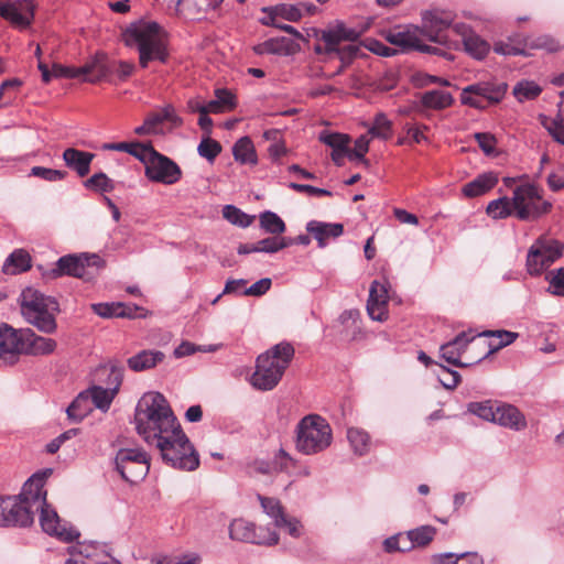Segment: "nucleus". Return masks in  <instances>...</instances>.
I'll use <instances>...</instances> for the list:
<instances>
[{"label":"nucleus","mask_w":564,"mask_h":564,"mask_svg":"<svg viewBox=\"0 0 564 564\" xmlns=\"http://www.w3.org/2000/svg\"><path fill=\"white\" fill-rule=\"evenodd\" d=\"M134 424L138 434L149 445L160 441V437L173 435V431L181 425L160 392L147 393L139 400L134 410Z\"/></svg>","instance_id":"1"},{"label":"nucleus","mask_w":564,"mask_h":564,"mask_svg":"<svg viewBox=\"0 0 564 564\" xmlns=\"http://www.w3.org/2000/svg\"><path fill=\"white\" fill-rule=\"evenodd\" d=\"M134 424L138 434L149 445L160 441V437L173 435V431L181 425L160 392L147 393L139 400L134 410Z\"/></svg>","instance_id":"2"},{"label":"nucleus","mask_w":564,"mask_h":564,"mask_svg":"<svg viewBox=\"0 0 564 564\" xmlns=\"http://www.w3.org/2000/svg\"><path fill=\"white\" fill-rule=\"evenodd\" d=\"M134 424L138 434L149 445L160 441V437L173 435V431L181 425L160 392L147 393L139 400L134 410Z\"/></svg>","instance_id":"3"},{"label":"nucleus","mask_w":564,"mask_h":564,"mask_svg":"<svg viewBox=\"0 0 564 564\" xmlns=\"http://www.w3.org/2000/svg\"><path fill=\"white\" fill-rule=\"evenodd\" d=\"M122 36L126 45L137 46L141 67H148L152 61L163 64L167 62L166 41L156 22H133L123 31Z\"/></svg>","instance_id":"4"},{"label":"nucleus","mask_w":564,"mask_h":564,"mask_svg":"<svg viewBox=\"0 0 564 564\" xmlns=\"http://www.w3.org/2000/svg\"><path fill=\"white\" fill-rule=\"evenodd\" d=\"M294 347L282 341L257 358L256 370L251 376V384L261 391L272 390L281 380L284 371L294 357Z\"/></svg>","instance_id":"5"},{"label":"nucleus","mask_w":564,"mask_h":564,"mask_svg":"<svg viewBox=\"0 0 564 564\" xmlns=\"http://www.w3.org/2000/svg\"><path fill=\"white\" fill-rule=\"evenodd\" d=\"M19 304L24 319L39 332L47 335L56 332V315L61 310L55 297L33 288H25L19 296Z\"/></svg>","instance_id":"6"},{"label":"nucleus","mask_w":564,"mask_h":564,"mask_svg":"<svg viewBox=\"0 0 564 564\" xmlns=\"http://www.w3.org/2000/svg\"><path fill=\"white\" fill-rule=\"evenodd\" d=\"M153 445L159 449L162 460L172 468L193 471L199 466V455L182 426L165 435Z\"/></svg>","instance_id":"7"},{"label":"nucleus","mask_w":564,"mask_h":564,"mask_svg":"<svg viewBox=\"0 0 564 564\" xmlns=\"http://www.w3.org/2000/svg\"><path fill=\"white\" fill-rule=\"evenodd\" d=\"M333 441L329 423L318 414H308L295 429V447L304 455H315L328 448Z\"/></svg>","instance_id":"8"},{"label":"nucleus","mask_w":564,"mask_h":564,"mask_svg":"<svg viewBox=\"0 0 564 564\" xmlns=\"http://www.w3.org/2000/svg\"><path fill=\"white\" fill-rule=\"evenodd\" d=\"M104 267L105 261L97 253L66 254L61 257L53 268L42 271V275L46 279L70 275L91 281Z\"/></svg>","instance_id":"9"},{"label":"nucleus","mask_w":564,"mask_h":564,"mask_svg":"<svg viewBox=\"0 0 564 564\" xmlns=\"http://www.w3.org/2000/svg\"><path fill=\"white\" fill-rule=\"evenodd\" d=\"M512 206L520 220H530L547 214L552 203L542 199L541 189L538 186L522 184L513 191Z\"/></svg>","instance_id":"10"},{"label":"nucleus","mask_w":564,"mask_h":564,"mask_svg":"<svg viewBox=\"0 0 564 564\" xmlns=\"http://www.w3.org/2000/svg\"><path fill=\"white\" fill-rule=\"evenodd\" d=\"M563 250L564 245L556 239L540 236L528 250V273L533 276L540 275L562 257Z\"/></svg>","instance_id":"11"},{"label":"nucleus","mask_w":564,"mask_h":564,"mask_svg":"<svg viewBox=\"0 0 564 564\" xmlns=\"http://www.w3.org/2000/svg\"><path fill=\"white\" fill-rule=\"evenodd\" d=\"M508 89V85L500 80L478 82L463 88L460 101L463 105L476 109H486L489 105L499 104Z\"/></svg>","instance_id":"12"},{"label":"nucleus","mask_w":564,"mask_h":564,"mask_svg":"<svg viewBox=\"0 0 564 564\" xmlns=\"http://www.w3.org/2000/svg\"><path fill=\"white\" fill-rule=\"evenodd\" d=\"M115 467L122 479L131 484L142 480L150 470L148 455L141 448H120L115 457Z\"/></svg>","instance_id":"13"},{"label":"nucleus","mask_w":564,"mask_h":564,"mask_svg":"<svg viewBox=\"0 0 564 564\" xmlns=\"http://www.w3.org/2000/svg\"><path fill=\"white\" fill-rule=\"evenodd\" d=\"M143 151L147 155L142 163L145 164V176L150 181L171 185L181 178L182 171L173 160L155 151L151 144Z\"/></svg>","instance_id":"14"},{"label":"nucleus","mask_w":564,"mask_h":564,"mask_svg":"<svg viewBox=\"0 0 564 564\" xmlns=\"http://www.w3.org/2000/svg\"><path fill=\"white\" fill-rule=\"evenodd\" d=\"M452 22L453 19L449 13L425 11L422 14V25L419 26V33L431 42L452 47L455 46V43L449 40L447 34Z\"/></svg>","instance_id":"15"},{"label":"nucleus","mask_w":564,"mask_h":564,"mask_svg":"<svg viewBox=\"0 0 564 564\" xmlns=\"http://www.w3.org/2000/svg\"><path fill=\"white\" fill-rule=\"evenodd\" d=\"M0 527H29L34 521V510L19 497L0 498Z\"/></svg>","instance_id":"16"},{"label":"nucleus","mask_w":564,"mask_h":564,"mask_svg":"<svg viewBox=\"0 0 564 564\" xmlns=\"http://www.w3.org/2000/svg\"><path fill=\"white\" fill-rule=\"evenodd\" d=\"M42 530L62 542L69 543L78 539L80 533L72 524L62 521L56 510L47 502L39 507Z\"/></svg>","instance_id":"17"},{"label":"nucleus","mask_w":564,"mask_h":564,"mask_svg":"<svg viewBox=\"0 0 564 564\" xmlns=\"http://www.w3.org/2000/svg\"><path fill=\"white\" fill-rule=\"evenodd\" d=\"M229 538L235 541L275 545L279 542V535L275 531L265 530L263 528H256L251 522L243 519H236L229 525Z\"/></svg>","instance_id":"18"},{"label":"nucleus","mask_w":564,"mask_h":564,"mask_svg":"<svg viewBox=\"0 0 564 564\" xmlns=\"http://www.w3.org/2000/svg\"><path fill=\"white\" fill-rule=\"evenodd\" d=\"M321 40L325 43L324 52L326 54H336L340 62H344V65H340L334 74L326 75L325 73H321V77L333 78L337 75H340L355 58L365 55L361 46L358 44H348L340 47V43L333 37V34L325 32L324 30L322 31Z\"/></svg>","instance_id":"19"},{"label":"nucleus","mask_w":564,"mask_h":564,"mask_svg":"<svg viewBox=\"0 0 564 564\" xmlns=\"http://www.w3.org/2000/svg\"><path fill=\"white\" fill-rule=\"evenodd\" d=\"M24 348L22 328L15 329L7 323L0 324V361L13 365Z\"/></svg>","instance_id":"20"},{"label":"nucleus","mask_w":564,"mask_h":564,"mask_svg":"<svg viewBox=\"0 0 564 564\" xmlns=\"http://www.w3.org/2000/svg\"><path fill=\"white\" fill-rule=\"evenodd\" d=\"M53 469L46 468L33 474L23 485L22 492L18 496L21 500L26 501L35 510L46 501V491L43 489L46 479L52 475Z\"/></svg>","instance_id":"21"},{"label":"nucleus","mask_w":564,"mask_h":564,"mask_svg":"<svg viewBox=\"0 0 564 564\" xmlns=\"http://www.w3.org/2000/svg\"><path fill=\"white\" fill-rule=\"evenodd\" d=\"M35 6L32 0H15L0 4V17L13 25L26 29L34 19Z\"/></svg>","instance_id":"22"},{"label":"nucleus","mask_w":564,"mask_h":564,"mask_svg":"<svg viewBox=\"0 0 564 564\" xmlns=\"http://www.w3.org/2000/svg\"><path fill=\"white\" fill-rule=\"evenodd\" d=\"M53 74L59 78H82L84 82L98 83L106 77L107 70L98 62L88 63L80 67L54 64Z\"/></svg>","instance_id":"23"},{"label":"nucleus","mask_w":564,"mask_h":564,"mask_svg":"<svg viewBox=\"0 0 564 564\" xmlns=\"http://www.w3.org/2000/svg\"><path fill=\"white\" fill-rule=\"evenodd\" d=\"M476 336L468 337L466 332L459 333L454 339L449 340L448 343L444 344L440 348L441 357L449 365L458 368H466L474 362H463L460 360L462 354L466 350L468 344L475 338ZM475 364H477L475 361Z\"/></svg>","instance_id":"24"},{"label":"nucleus","mask_w":564,"mask_h":564,"mask_svg":"<svg viewBox=\"0 0 564 564\" xmlns=\"http://www.w3.org/2000/svg\"><path fill=\"white\" fill-rule=\"evenodd\" d=\"M454 32L462 36L464 50L471 57L482 59L489 53L490 45L488 42L473 32L466 24H455Z\"/></svg>","instance_id":"25"},{"label":"nucleus","mask_w":564,"mask_h":564,"mask_svg":"<svg viewBox=\"0 0 564 564\" xmlns=\"http://www.w3.org/2000/svg\"><path fill=\"white\" fill-rule=\"evenodd\" d=\"M123 365L117 359H111L95 369L94 378L100 386L105 384L106 389H115L118 393L123 380Z\"/></svg>","instance_id":"26"},{"label":"nucleus","mask_w":564,"mask_h":564,"mask_svg":"<svg viewBox=\"0 0 564 564\" xmlns=\"http://www.w3.org/2000/svg\"><path fill=\"white\" fill-rule=\"evenodd\" d=\"M388 303V289L384 284L373 281L369 290L367 312L371 319L382 322L387 318L386 305Z\"/></svg>","instance_id":"27"},{"label":"nucleus","mask_w":564,"mask_h":564,"mask_svg":"<svg viewBox=\"0 0 564 564\" xmlns=\"http://www.w3.org/2000/svg\"><path fill=\"white\" fill-rule=\"evenodd\" d=\"M306 231L317 241L318 248H325L329 239H336L344 232V226L339 223H324L311 220L306 224Z\"/></svg>","instance_id":"28"},{"label":"nucleus","mask_w":564,"mask_h":564,"mask_svg":"<svg viewBox=\"0 0 564 564\" xmlns=\"http://www.w3.org/2000/svg\"><path fill=\"white\" fill-rule=\"evenodd\" d=\"M492 423L514 431H520L527 426L524 415L514 405L506 403L496 405Z\"/></svg>","instance_id":"29"},{"label":"nucleus","mask_w":564,"mask_h":564,"mask_svg":"<svg viewBox=\"0 0 564 564\" xmlns=\"http://www.w3.org/2000/svg\"><path fill=\"white\" fill-rule=\"evenodd\" d=\"M223 0H177L176 9L186 19L200 20L209 10L216 9Z\"/></svg>","instance_id":"30"},{"label":"nucleus","mask_w":564,"mask_h":564,"mask_svg":"<svg viewBox=\"0 0 564 564\" xmlns=\"http://www.w3.org/2000/svg\"><path fill=\"white\" fill-rule=\"evenodd\" d=\"M22 335H24L23 351L25 354L50 355L56 348L54 339L36 335L31 328H22Z\"/></svg>","instance_id":"31"},{"label":"nucleus","mask_w":564,"mask_h":564,"mask_svg":"<svg viewBox=\"0 0 564 564\" xmlns=\"http://www.w3.org/2000/svg\"><path fill=\"white\" fill-rule=\"evenodd\" d=\"M165 358L161 350L144 349L131 356L127 360L128 367L134 372H141L155 368Z\"/></svg>","instance_id":"32"},{"label":"nucleus","mask_w":564,"mask_h":564,"mask_svg":"<svg viewBox=\"0 0 564 564\" xmlns=\"http://www.w3.org/2000/svg\"><path fill=\"white\" fill-rule=\"evenodd\" d=\"M90 152L80 151L74 148H68L63 152V160L65 164L76 171L78 176L84 177L89 173L90 163L94 159Z\"/></svg>","instance_id":"33"},{"label":"nucleus","mask_w":564,"mask_h":564,"mask_svg":"<svg viewBox=\"0 0 564 564\" xmlns=\"http://www.w3.org/2000/svg\"><path fill=\"white\" fill-rule=\"evenodd\" d=\"M253 52L257 55L275 54V55H290L293 52L292 40L280 36L271 37L253 46Z\"/></svg>","instance_id":"34"},{"label":"nucleus","mask_w":564,"mask_h":564,"mask_svg":"<svg viewBox=\"0 0 564 564\" xmlns=\"http://www.w3.org/2000/svg\"><path fill=\"white\" fill-rule=\"evenodd\" d=\"M498 183V177L494 173L479 174L473 181L466 183L462 193L464 196L473 198L486 194Z\"/></svg>","instance_id":"35"},{"label":"nucleus","mask_w":564,"mask_h":564,"mask_svg":"<svg viewBox=\"0 0 564 564\" xmlns=\"http://www.w3.org/2000/svg\"><path fill=\"white\" fill-rule=\"evenodd\" d=\"M436 534V529L432 525H421L406 532L405 547L403 552L413 547H423L430 544Z\"/></svg>","instance_id":"36"},{"label":"nucleus","mask_w":564,"mask_h":564,"mask_svg":"<svg viewBox=\"0 0 564 564\" xmlns=\"http://www.w3.org/2000/svg\"><path fill=\"white\" fill-rule=\"evenodd\" d=\"M93 409L97 408L102 412L109 410L117 392L115 389H106L100 384H94L85 390Z\"/></svg>","instance_id":"37"},{"label":"nucleus","mask_w":564,"mask_h":564,"mask_svg":"<svg viewBox=\"0 0 564 564\" xmlns=\"http://www.w3.org/2000/svg\"><path fill=\"white\" fill-rule=\"evenodd\" d=\"M232 155L235 161L240 164L256 165L258 163V155L252 140L249 137H241L232 147Z\"/></svg>","instance_id":"38"},{"label":"nucleus","mask_w":564,"mask_h":564,"mask_svg":"<svg viewBox=\"0 0 564 564\" xmlns=\"http://www.w3.org/2000/svg\"><path fill=\"white\" fill-rule=\"evenodd\" d=\"M31 268V257L23 249L14 250L4 261L2 271L6 274H18Z\"/></svg>","instance_id":"39"},{"label":"nucleus","mask_w":564,"mask_h":564,"mask_svg":"<svg viewBox=\"0 0 564 564\" xmlns=\"http://www.w3.org/2000/svg\"><path fill=\"white\" fill-rule=\"evenodd\" d=\"M417 35H420L419 26H409L403 31H390L386 39L403 51H411L414 48Z\"/></svg>","instance_id":"40"},{"label":"nucleus","mask_w":564,"mask_h":564,"mask_svg":"<svg viewBox=\"0 0 564 564\" xmlns=\"http://www.w3.org/2000/svg\"><path fill=\"white\" fill-rule=\"evenodd\" d=\"M477 336L497 337L499 339V343L497 345L489 344V350L481 358L476 360V362H480L484 359H486L487 357H489L491 354L498 351L499 349H501L508 345H511L518 338L519 335H518V333H513L510 330L499 329V330H484V332L479 333Z\"/></svg>","instance_id":"41"},{"label":"nucleus","mask_w":564,"mask_h":564,"mask_svg":"<svg viewBox=\"0 0 564 564\" xmlns=\"http://www.w3.org/2000/svg\"><path fill=\"white\" fill-rule=\"evenodd\" d=\"M91 411L93 406L85 390L82 391L66 409L67 417L74 423L80 422Z\"/></svg>","instance_id":"42"},{"label":"nucleus","mask_w":564,"mask_h":564,"mask_svg":"<svg viewBox=\"0 0 564 564\" xmlns=\"http://www.w3.org/2000/svg\"><path fill=\"white\" fill-rule=\"evenodd\" d=\"M421 101L426 108L441 110L452 106L454 98L451 93L435 89L424 93Z\"/></svg>","instance_id":"43"},{"label":"nucleus","mask_w":564,"mask_h":564,"mask_svg":"<svg viewBox=\"0 0 564 564\" xmlns=\"http://www.w3.org/2000/svg\"><path fill=\"white\" fill-rule=\"evenodd\" d=\"M347 438L356 455L364 456L369 452L370 436L365 430L349 427L347 430Z\"/></svg>","instance_id":"44"},{"label":"nucleus","mask_w":564,"mask_h":564,"mask_svg":"<svg viewBox=\"0 0 564 564\" xmlns=\"http://www.w3.org/2000/svg\"><path fill=\"white\" fill-rule=\"evenodd\" d=\"M258 500L260 501L261 508L263 512L272 519L273 524L276 527L280 522L284 521V508L281 505L280 500L273 497H264L262 495H258Z\"/></svg>","instance_id":"45"},{"label":"nucleus","mask_w":564,"mask_h":564,"mask_svg":"<svg viewBox=\"0 0 564 564\" xmlns=\"http://www.w3.org/2000/svg\"><path fill=\"white\" fill-rule=\"evenodd\" d=\"M261 228L271 235H281L285 231L286 226L283 219L271 210H265L259 216Z\"/></svg>","instance_id":"46"},{"label":"nucleus","mask_w":564,"mask_h":564,"mask_svg":"<svg viewBox=\"0 0 564 564\" xmlns=\"http://www.w3.org/2000/svg\"><path fill=\"white\" fill-rule=\"evenodd\" d=\"M523 44L524 50H546L549 52H556L560 48V44L550 35H539L535 37L532 36H522L521 42Z\"/></svg>","instance_id":"47"},{"label":"nucleus","mask_w":564,"mask_h":564,"mask_svg":"<svg viewBox=\"0 0 564 564\" xmlns=\"http://www.w3.org/2000/svg\"><path fill=\"white\" fill-rule=\"evenodd\" d=\"M513 212L512 198L506 196L491 200L486 208V213L494 219H505Z\"/></svg>","instance_id":"48"},{"label":"nucleus","mask_w":564,"mask_h":564,"mask_svg":"<svg viewBox=\"0 0 564 564\" xmlns=\"http://www.w3.org/2000/svg\"><path fill=\"white\" fill-rule=\"evenodd\" d=\"M102 149L111 151H123V153H129L139 161L143 162L144 156L147 155V152L143 150L149 149V144H141L139 142L105 143Z\"/></svg>","instance_id":"49"},{"label":"nucleus","mask_w":564,"mask_h":564,"mask_svg":"<svg viewBox=\"0 0 564 564\" xmlns=\"http://www.w3.org/2000/svg\"><path fill=\"white\" fill-rule=\"evenodd\" d=\"M324 31L333 34V37L339 43L344 41L356 42L362 33L355 28L346 26V24L341 21H336L333 25Z\"/></svg>","instance_id":"50"},{"label":"nucleus","mask_w":564,"mask_h":564,"mask_svg":"<svg viewBox=\"0 0 564 564\" xmlns=\"http://www.w3.org/2000/svg\"><path fill=\"white\" fill-rule=\"evenodd\" d=\"M512 93L519 102H523L539 97L542 88L532 80H521L513 87Z\"/></svg>","instance_id":"51"},{"label":"nucleus","mask_w":564,"mask_h":564,"mask_svg":"<svg viewBox=\"0 0 564 564\" xmlns=\"http://www.w3.org/2000/svg\"><path fill=\"white\" fill-rule=\"evenodd\" d=\"M521 37H522V35L517 34V35L510 37L508 43L498 42L495 44L494 51L500 55L529 56L530 54L527 52V50H524L523 44L520 43Z\"/></svg>","instance_id":"52"},{"label":"nucleus","mask_w":564,"mask_h":564,"mask_svg":"<svg viewBox=\"0 0 564 564\" xmlns=\"http://www.w3.org/2000/svg\"><path fill=\"white\" fill-rule=\"evenodd\" d=\"M223 217L230 224L246 228L251 225L254 216H250L234 205H226L223 208Z\"/></svg>","instance_id":"53"},{"label":"nucleus","mask_w":564,"mask_h":564,"mask_svg":"<svg viewBox=\"0 0 564 564\" xmlns=\"http://www.w3.org/2000/svg\"><path fill=\"white\" fill-rule=\"evenodd\" d=\"M369 133L379 139L388 140L392 135V122L386 113L379 112L375 116L373 124L369 129Z\"/></svg>","instance_id":"54"},{"label":"nucleus","mask_w":564,"mask_h":564,"mask_svg":"<svg viewBox=\"0 0 564 564\" xmlns=\"http://www.w3.org/2000/svg\"><path fill=\"white\" fill-rule=\"evenodd\" d=\"M84 186L101 193H109L115 189V183L104 172L95 173L84 182Z\"/></svg>","instance_id":"55"},{"label":"nucleus","mask_w":564,"mask_h":564,"mask_svg":"<svg viewBox=\"0 0 564 564\" xmlns=\"http://www.w3.org/2000/svg\"><path fill=\"white\" fill-rule=\"evenodd\" d=\"M319 141L332 148L333 151H347L350 138L339 132L323 131L319 134Z\"/></svg>","instance_id":"56"},{"label":"nucleus","mask_w":564,"mask_h":564,"mask_svg":"<svg viewBox=\"0 0 564 564\" xmlns=\"http://www.w3.org/2000/svg\"><path fill=\"white\" fill-rule=\"evenodd\" d=\"M495 404L490 400L481 402H469L467 404V411L485 421L494 422L495 417Z\"/></svg>","instance_id":"57"},{"label":"nucleus","mask_w":564,"mask_h":564,"mask_svg":"<svg viewBox=\"0 0 564 564\" xmlns=\"http://www.w3.org/2000/svg\"><path fill=\"white\" fill-rule=\"evenodd\" d=\"M369 150V140L366 135H360L355 141V148L351 150L347 147V158L350 161H358L366 166H369V161L365 158V154Z\"/></svg>","instance_id":"58"},{"label":"nucleus","mask_w":564,"mask_h":564,"mask_svg":"<svg viewBox=\"0 0 564 564\" xmlns=\"http://www.w3.org/2000/svg\"><path fill=\"white\" fill-rule=\"evenodd\" d=\"M197 152L208 162H214L217 155L221 152V145L218 141L206 137L198 144Z\"/></svg>","instance_id":"59"},{"label":"nucleus","mask_w":564,"mask_h":564,"mask_svg":"<svg viewBox=\"0 0 564 564\" xmlns=\"http://www.w3.org/2000/svg\"><path fill=\"white\" fill-rule=\"evenodd\" d=\"M270 11L278 14V18H282L291 22H297L303 17L301 8L297 4L280 3L272 6Z\"/></svg>","instance_id":"60"},{"label":"nucleus","mask_w":564,"mask_h":564,"mask_svg":"<svg viewBox=\"0 0 564 564\" xmlns=\"http://www.w3.org/2000/svg\"><path fill=\"white\" fill-rule=\"evenodd\" d=\"M545 279L549 281L547 292L556 296H564V268L551 271Z\"/></svg>","instance_id":"61"},{"label":"nucleus","mask_w":564,"mask_h":564,"mask_svg":"<svg viewBox=\"0 0 564 564\" xmlns=\"http://www.w3.org/2000/svg\"><path fill=\"white\" fill-rule=\"evenodd\" d=\"M91 310L95 314L104 318L119 317V315L122 314V312H119L121 310V302L95 303L91 304Z\"/></svg>","instance_id":"62"},{"label":"nucleus","mask_w":564,"mask_h":564,"mask_svg":"<svg viewBox=\"0 0 564 564\" xmlns=\"http://www.w3.org/2000/svg\"><path fill=\"white\" fill-rule=\"evenodd\" d=\"M30 175L40 177L42 180L48 182L61 181L66 177L67 172L62 170H54L44 166H33L31 169Z\"/></svg>","instance_id":"63"},{"label":"nucleus","mask_w":564,"mask_h":564,"mask_svg":"<svg viewBox=\"0 0 564 564\" xmlns=\"http://www.w3.org/2000/svg\"><path fill=\"white\" fill-rule=\"evenodd\" d=\"M440 367L442 369V373L438 375V380L442 383V386L447 390L455 389L462 379L459 372L456 370L446 368L442 365Z\"/></svg>","instance_id":"64"}]
</instances>
